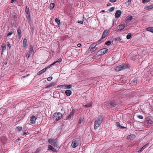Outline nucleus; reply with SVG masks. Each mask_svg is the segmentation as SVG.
<instances>
[{"label": "nucleus", "instance_id": "1", "mask_svg": "<svg viewBox=\"0 0 153 153\" xmlns=\"http://www.w3.org/2000/svg\"><path fill=\"white\" fill-rule=\"evenodd\" d=\"M100 48V47L99 45L98 44H97L95 46H93L92 45L88 48V53H92Z\"/></svg>", "mask_w": 153, "mask_h": 153}, {"label": "nucleus", "instance_id": "2", "mask_svg": "<svg viewBox=\"0 0 153 153\" xmlns=\"http://www.w3.org/2000/svg\"><path fill=\"white\" fill-rule=\"evenodd\" d=\"M128 67V65L126 64H123L116 67L114 69L116 71H119Z\"/></svg>", "mask_w": 153, "mask_h": 153}, {"label": "nucleus", "instance_id": "3", "mask_svg": "<svg viewBox=\"0 0 153 153\" xmlns=\"http://www.w3.org/2000/svg\"><path fill=\"white\" fill-rule=\"evenodd\" d=\"M62 115L59 112L54 114L53 116V119L54 120L58 121L62 118Z\"/></svg>", "mask_w": 153, "mask_h": 153}, {"label": "nucleus", "instance_id": "4", "mask_svg": "<svg viewBox=\"0 0 153 153\" xmlns=\"http://www.w3.org/2000/svg\"><path fill=\"white\" fill-rule=\"evenodd\" d=\"M80 140L79 139H75L73 140L71 146L73 148H75L78 146L79 144Z\"/></svg>", "mask_w": 153, "mask_h": 153}, {"label": "nucleus", "instance_id": "5", "mask_svg": "<svg viewBox=\"0 0 153 153\" xmlns=\"http://www.w3.org/2000/svg\"><path fill=\"white\" fill-rule=\"evenodd\" d=\"M127 26L126 24H122L116 27V30L117 31L120 32Z\"/></svg>", "mask_w": 153, "mask_h": 153}, {"label": "nucleus", "instance_id": "6", "mask_svg": "<svg viewBox=\"0 0 153 153\" xmlns=\"http://www.w3.org/2000/svg\"><path fill=\"white\" fill-rule=\"evenodd\" d=\"M108 50L107 48H103L100 50L97 53L99 55L102 56L108 52Z\"/></svg>", "mask_w": 153, "mask_h": 153}, {"label": "nucleus", "instance_id": "7", "mask_svg": "<svg viewBox=\"0 0 153 153\" xmlns=\"http://www.w3.org/2000/svg\"><path fill=\"white\" fill-rule=\"evenodd\" d=\"M101 123L99 119L96 120L94 123V128L97 129L99 127Z\"/></svg>", "mask_w": 153, "mask_h": 153}, {"label": "nucleus", "instance_id": "8", "mask_svg": "<svg viewBox=\"0 0 153 153\" xmlns=\"http://www.w3.org/2000/svg\"><path fill=\"white\" fill-rule=\"evenodd\" d=\"M75 113L74 109H72V111L70 113L68 116L66 118V120H69L73 119Z\"/></svg>", "mask_w": 153, "mask_h": 153}, {"label": "nucleus", "instance_id": "9", "mask_svg": "<svg viewBox=\"0 0 153 153\" xmlns=\"http://www.w3.org/2000/svg\"><path fill=\"white\" fill-rule=\"evenodd\" d=\"M61 87L60 89H70L72 87V85H63L59 86Z\"/></svg>", "mask_w": 153, "mask_h": 153}, {"label": "nucleus", "instance_id": "10", "mask_svg": "<svg viewBox=\"0 0 153 153\" xmlns=\"http://www.w3.org/2000/svg\"><path fill=\"white\" fill-rule=\"evenodd\" d=\"M36 119V117L34 116L31 117L30 120V123L32 124L34 123Z\"/></svg>", "mask_w": 153, "mask_h": 153}, {"label": "nucleus", "instance_id": "11", "mask_svg": "<svg viewBox=\"0 0 153 153\" xmlns=\"http://www.w3.org/2000/svg\"><path fill=\"white\" fill-rule=\"evenodd\" d=\"M50 68V67H47L46 68H45L43 69L42 70L39 71L37 73V74L38 75H40L42 74V73L45 72L46 71V70L48 68Z\"/></svg>", "mask_w": 153, "mask_h": 153}, {"label": "nucleus", "instance_id": "12", "mask_svg": "<svg viewBox=\"0 0 153 153\" xmlns=\"http://www.w3.org/2000/svg\"><path fill=\"white\" fill-rule=\"evenodd\" d=\"M121 13L122 12L121 10H117L115 13V17L117 18H118L120 16Z\"/></svg>", "mask_w": 153, "mask_h": 153}, {"label": "nucleus", "instance_id": "13", "mask_svg": "<svg viewBox=\"0 0 153 153\" xmlns=\"http://www.w3.org/2000/svg\"><path fill=\"white\" fill-rule=\"evenodd\" d=\"M132 16H128L126 18V23L129 22L131 20Z\"/></svg>", "mask_w": 153, "mask_h": 153}, {"label": "nucleus", "instance_id": "14", "mask_svg": "<svg viewBox=\"0 0 153 153\" xmlns=\"http://www.w3.org/2000/svg\"><path fill=\"white\" fill-rule=\"evenodd\" d=\"M23 45L25 48L27 47L28 44L27 42V39L25 38L23 40Z\"/></svg>", "mask_w": 153, "mask_h": 153}, {"label": "nucleus", "instance_id": "15", "mask_svg": "<svg viewBox=\"0 0 153 153\" xmlns=\"http://www.w3.org/2000/svg\"><path fill=\"white\" fill-rule=\"evenodd\" d=\"M55 85V82H53L51 83L48 85L46 87V88H49L52 87L53 86H54Z\"/></svg>", "mask_w": 153, "mask_h": 153}, {"label": "nucleus", "instance_id": "16", "mask_svg": "<svg viewBox=\"0 0 153 153\" xmlns=\"http://www.w3.org/2000/svg\"><path fill=\"white\" fill-rule=\"evenodd\" d=\"M65 93L67 96H69L71 94L72 91L70 90H67L65 91Z\"/></svg>", "mask_w": 153, "mask_h": 153}, {"label": "nucleus", "instance_id": "17", "mask_svg": "<svg viewBox=\"0 0 153 153\" xmlns=\"http://www.w3.org/2000/svg\"><path fill=\"white\" fill-rule=\"evenodd\" d=\"M135 137V135L133 134H131L128 136V138L130 139V140H133Z\"/></svg>", "mask_w": 153, "mask_h": 153}, {"label": "nucleus", "instance_id": "18", "mask_svg": "<svg viewBox=\"0 0 153 153\" xmlns=\"http://www.w3.org/2000/svg\"><path fill=\"white\" fill-rule=\"evenodd\" d=\"M48 142L49 143L51 144L52 145H53L54 144V146H57V145L56 144V146H55V143H54V141L53 140L49 139L48 140Z\"/></svg>", "mask_w": 153, "mask_h": 153}, {"label": "nucleus", "instance_id": "19", "mask_svg": "<svg viewBox=\"0 0 153 153\" xmlns=\"http://www.w3.org/2000/svg\"><path fill=\"white\" fill-rule=\"evenodd\" d=\"M146 31H150L153 33V27H149L146 28Z\"/></svg>", "mask_w": 153, "mask_h": 153}, {"label": "nucleus", "instance_id": "20", "mask_svg": "<svg viewBox=\"0 0 153 153\" xmlns=\"http://www.w3.org/2000/svg\"><path fill=\"white\" fill-rule=\"evenodd\" d=\"M149 145V144H147L145 145L144 146H143L142 147L140 150L138 151L139 152H141L144 149L146 148Z\"/></svg>", "mask_w": 153, "mask_h": 153}, {"label": "nucleus", "instance_id": "21", "mask_svg": "<svg viewBox=\"0 0 153 153\" xmlns=\"http://www.w3.org/2000/svg\"><path fill=\"white\" fill-rule=\"evenodd\" d=\"M109 104L112 106L114 107L116 106L117 105V104L116 102H114L112 101H111L110 102Z\"/></svg>", "mask_w": 153, "mask_h": 153}, {"label": "nucleus", "instance_id": "22", "mask_svg": "<svg viewBox=\"0 0 153 153\" xmlns=\"http://www.w3.org/2000/svg\"><path fill=\"white\" fill-rule=\"evenodd\" d=\"M17 34L18 36H19L20 38H21V29L20 27H19L18 29H17Z\"/></svg>", "mask_w": 153, "mask_h": 153}, {"label": "nucleus", "instance_id": "23", "mask_svg": "<svg viewBox=\"0 0 153 153\" xmlns=\"http://www.w3.org/2000/svg\"><path fill=\"white\" fill-rule=\"evenodd\" d=\"M117 126L120 128L124 129L126 128V127H124L123 126H121L119 122L117 123Z\"/></svg>", "mask_w": 153, "mask_h": 153}, {"label": "nucleus", "instance_id": "24", "mask_svg": "<svg viewBox=\"0 0 153 153\" xmlns=\"http://www.w3.org/2000/svg\"><path fill=\"white\" fill-rule=\"evenodd\" d=\"M16 130L17 131H22V127L21 126H17L16 128Z\"/></svg>", "mask_w": 153, "mask_h": 153}, {"label": "nucleus", "instance_id": "25", "mask_svg": "<svg viewBox=\"0 0 153 153\" xmlns=\"http://www.w3.org/2000/svg\"><path fill=\"white\" fill-rule=\"evenodd\" d=\"M62 59L61 58H59L58 60L57 61H56L55 62H53V64H51L50 66H51V65H54L55 64V63H56V62H59H59H61L62 61Z\"/></svg>", "mask_w": 153, "mask_h": 153}, {"label": "nucleus", "instance_id": "26", "mask_svg": "<svg viewBox=\"0 0 153 153\" xmlns=\"http://www.w3.org/2000/svg\"><path fill=\"white\" fill-rule=\"evenodd\" d=\"M131 0H128V1L126 2L125 4L127 7L130 5L131 3Z\"/></svg>", "mask_w": 153, "mask_h": 153}, {"label": "nucleus", "instance_id": "27", "mask_svg": "<svg viewBox=\"0 0 153 153\" xmlns=\"http://www.w3.org/2000/svg\"><path fill=\"white\" fill-rule=\"evenodd\" d=\"M2 50L3 51H4L6 50V45L5 44H3L1 45Z\"/></svg>", "mask_w": 153, "mask_h": 153}, {"label": "nucleus", "instance_id": "28", "mask_svg": "<svg viewBox=\"0 0 153 153\" xmlns=\"http://www.w3.org/2000/svg\"><path fill=\"white\" fill-rule=\"evenodd\" d=\"M92 106V103L91 102H90L87 104H86L84 105V107L86 108L88 107H90Z\"/></svg>", "mask_w": 153, "mask_h": 153}, {"label": "nucleus", "instance_id": "29", "mask_svg": "<svg viewBox=\"0 0 153 153\" xmlns=\"http://www.w3.org/2000/svg\"><path fill=\"white\" fill-rule=\"evenodd\" d=\"M30 51H29V53H32L33 51V46L32 45H30Z\"/></svg>", "mask_w": 153, "mask_h": 153}, {"label": "nucleus", "instance_id": "30", "mask_svg": "<svg viewBox=\"0 0 153 153\" xmlns=\"http://www.w3.org/2000/svg\"><path fill=\"white\" fill-rule=\"evenodd\" d=\"M54 6H55V4L54 3H51L50 4V9L52 10L53 9Z\"/></svg>", "mask_w": 153, "mask_h": 153}, {"label": "nucleus", "instance_id": "31", "mask_svg": "<svg viewBox=\"0 0 153 153\" xmlns=\"http://www.w3.org/2000/svg\"><path fill=\"white\" fill-rule=\"evenodd\" d=\"M132 35L131 34L128 33L126 36V38L128 39H130L132 36Z\"/></svg>", "mask_w": 153, "mask_h": 153}, {"label": "nucleus", "instance_id": "32", "mask_svg": "<svg viewBox=\"0 0 153 153\" xmlns=\"http://www.w3.org/2000/svg\"><path fill=\"white\" fill-rule=\"evenodd\" d=\"M153 8V5H151L149 6H148L146 7V9L147 10H148L149 9H151Z\"/></svg>", "mask_w": 153, "mask_h": 153}, {"label": "nucleus", "instance_id": "33", "mask_svg": "<svg viewBox=\"0 0 153 153\" xmlns=\"http://www.w3.org/2000/svg\"><path fill=\"white\" fill-rule=\"evenodd\" d=\"M55 21L57 23L58 25H59L60 24V20L59 18H56L55 19Z\"/></svg>", "mask_w": 153, "mask_h": 153}, {"label": "nucleus", "instance_id": "34", "mask_svg": "<svg viewBox=\"0 0 153 153\" xmlns=\"http://www.w3.org/2000/svg\"><path fill=\"white\" fill-rule=\"evenodd\" d=\"M109 31L108 30H106L104 31L103 33L105 35H107L108 34V33H109Z\"/></svg>", "mask_w": 153, "mask_h": 153}, {"label": "nucleus", "instance_id": "35", "mask_svg": "<svg viewBox=\"0 0 153 153\" xmlns=\"http://www.w3.org/2000/svg\"><path fill=\"white\" fill-rule=\"evenodd\" d=\"M147 123L148 124H151L153 123V121L151 120H149L147 121Z\"/></svg>", "mask_w": 153, "mask_h": 153}, {"label": "nucleus", "instance_id": "36", "mask_svg": "<svg viewBox=\"0 0 153 153\" xmlns=\"http://www.w3.org/2000/svg\"><path fill=\"white\" fill-rule=\"evenodd\" d=\"M114 40L117 42H120L121 41V39L120 37H118L117 38H115Z\"/></svg>", "mask_w": 153, "mask_h": 153}, {"label": "nucleus", "instance_id": "37", "mask_svg": "<svg viewBox=\"0 0 153 153\" xmlns=\"http://www.w3.org/2000/svg\"><path fill=\"white\" fill-rule=\"evenodd\" d=\"M48 148L49 149L52 150V151H53L54 149V148L51 145H48Z\"/></svg>", "mask_w": 153, "mask_h": 153}, {"label": "nucleus", "instance_id": "38", "mask_svg": "<svg viewBox=\"0 0 153 153\" xmlns=\"http://www.w3.org/2000/svg\"><path fill=\"white\" fill-rule=\"evenodd\" d=\"M111 42L110 41H108L106 42L105 43V45H110L111 44Z\"/></svg>", "mask_w": 153, "mask_h": 153}, {"label": "nucleus", "instance_id": "39", "mask_svg": "<svg viewBox=\"0 0 153 153\" xmlns=\"http://www.w3.org/2000/svg\"><path fill=\"white\" fill-rule=\"evenodd\" d=\"M149 1L150 0H143L142 2L143 3H145L149 2Z\"/></svg>", "mask_w": 153, "mask_h": 153}, {"label": "nucleus", "instance_id": "40", "mask_svg": "<svg viewBox=\"0 0 153 153\" xmlns=\"http://www.w3.org/2000/svg\"><path fill=\"white\" fill-rule=\"evenodd\" d=\"M52 79H53V77L52 76L49 77L48 78L47 80L48 81H50Z\"/></svg>", "mask_w": 153, "mask_h": 153}, {"label": "nucleus", "instance_id": "41", "mask_svg": "<svg viewBox=\"0 0 153 153\" xmlns=\"http://www.w3.org/2000/svg\"><path fill=\"white\" fill-rule=\"evenodd\" d=\"M114 7H111L110 8L109 10L111 12H113V11H114Z\"/></svg>", "mask_w": 153, "mask_h": 153}, {"label": "nucleus", "instance_id": "42", "mask_svg": "<svg viewBox=\"0 0 153 153\" xmlns=\"http://www.w3.org/2000/svg\"><path fill=\"white\" fill-rule=\"evenodd\" d=\"M13 32L12 31H10V32L8 33V34H7V36H8L11 35L12 34H13Z\"/></svg>", "mask_w": 153, "mask_h": 153}, {"label": "nucleus", "instance_id": "43", "mask_svg": "<svg viewBox=\"0 0 153 153\" xmlns=\"http://www.w3.org/2000/svg\"><path fill=\"white\" fill-rule=\"evenodd\" d=\"M7 45L8 47H9L10 48L11 47V46L10 45V43L8 42H7Z\"/></svg>", "mask_w": 153, "mask_h": 153}, {"label": "nucleus", "instance_id": "44", "mask_svg": "<svg viewBox=\"0 0 153 153\" xmlns=\"http://www.w3.org/2000/svg\"><path fill=\"white\" fill-rule=\"evenodd\" d=\"M30 53H28L26 55V58L27 59H28L30 57Z\"/></svg>", "mask_w": 153, "mask_h": 153}, {"label": "nucleus", "instance_id": "45", "mask_svg": "<svg viewBox=\"0 0 153 153\" xmlns=\"http://www.w3.org/2000/svg\"><path fill=\"white\" fill-rule=\"evenodd\" d=\"M82 121V118H80L79 120L78 123H80Z\"/></svg>", "mask_w": 153, "mask_h": 153}, {"label": "nucleus", "instance_id": "46", "mask_svg": "<svg viewBox=\"0 0 153 153\" xmlns=\"http://www.w3.org/2000/svg\"><path fill=\"white\" fill-rule=\"evenodd\" d=\"M138 117L140 119H142L143 118V117L142 115L138 116Z\"/></svg>", "mask_w": 153, "mask_h": 153}, {"label": "nucleus", "instance_id": "47", "mask_svg": "<svg viewBox=\"0 0 153 153\" xmlns=\"http://www.w3.org/2000/svg\"><path fill=\"white\" fill-rule=\"evenodd\" d=\"M106 36L105 35L104 33H103V34H102V39L106 37Z\"/></svg>", "mask_w": 153, "mask_h": 153}, {"label": "nucleus", "instance_id": "48", "mask_svg": "<svg viewBox=\"0 0 153 153\" xmlns=\"http://www.w3.org/2000/svg\"><path fill=\"white\" fill-rule=\"evenodd\" d=\"M78 22L79 23L82 24L83 23V21H82L81 20H78Z\"/></svg>", "mask_w": 153, "mask_h": 153}, {"label": "nucleus", "instance_id": "49", "mask_svg": "<svg viewBox=\"0 0 153 153\" xmlns=\"http://www.w3.org/2000/svg\"><path fill=\"white\" fill-rule=\"evenodd\" d=\"M137 82V79H135L133 80V82L135 83H136Z\"/></svg>", "mask_w": 153, "mask_h": 153}, {"label": "nucleus", "instance_id": "50", "mask_svg": "<svg viewBox=\"0 0 153 153\" xmlns=\"http://www.w3.org/2000/svg\"><path fill=\"white\" fill-rule=\"evenodd\" d=\"M109 1L111 2H114L116 1V0H109Z\"/></svg>", "mask_w": 153, "mask_h": 153}, {"label": "nucleus", "instance_id": "51", "mask_svg": "<svg viewBox=\"0 0 153 153\" xmlns=\"http://www.w3.org/2000/svg\"><path fill=\"white\" fill-rule=\"evenodd\" d=\"M81 44L80 43H79V44H77V46L78 47H81Z\"/></svg>", "mask_w": 153, "mask_h": 153}, {"label": "nucleus", "instance_id": "52", "mask_svg": "<svg viewBox=\"0 0 153 153\" xmlns=\"http://www.w3.org/2000/svg\"><path fill=\"white\" fill-rule=\"evenodd\" d=\"M29 133L28 132H24V133L23 134V135H27Z\"/></svg>", "mask_w": 153, "mask_h": 153}, {"label": "nucleus", "instance_id": "53", "mask_svg": "<svg viewBox=\"0 0 153 153\" xmlns=\"http://www.w3.org/2000/svg\"><path fill=\"white\" fill-rule=\"evenodd\" d=\"M16 1V0H12L11 1V3H13V2H15Z\"/></svg>", "mask_w": 153, "mask_h": 153}, {"label": "nucleus", "instance_id": "54", "mask_svg": "<svg viewBox=\"0 0 153 153\" xmlns=\"http://www.w3.org/2000/svg\"><path fill=\"white\" fill-rule=\"evenodd\" d=\"M86 19L84 17H83L82 20V21H83V22L85 21H86Z\"/></svg>", "mask_w": 153, "mask_h": 153}, {"label": "nucleus", "instance_id": "55", "mask_svg": "<svg viewBox=\"0 0 153 153\" xmlns=\"http://www.w3.org/2000/svg\"><path fill=\"white\" fill-rule=\"evenodd\" d=\"M111 5V4L110 3H108L107 4V6H109Z\"/></svg>", "mask_w": 153, "mask_h": 153}, {"label": "nucleus", "instance_id": "56", "mask_svg": "<svg viewBox=\"0 0 153 153\" xmlns=\"http://www.w3.org/2000/svg\"><path fill=\"white\" fill-rule=\"evenodd\" d=\"M101 12H102L105 13V12L106 11H105V10H102L101 11Z\"/></svg>", "mask_w": 153, "mask_h": 153}, {"label": "nucleus", "instance_id": "57", "mask_svg": "<svg viewBox=\"0 0 153 153\" xmlns=\"http://www.w3.org/2000/svg\"><path fill=\"white\" fill-rule=\"evenodd\" d=\"M7 64V62H4V65H6Z\"/></svg>", "mask_w": 153, "mask_h": 153}, {"label": "nucleus", "instance_id": "58", "mask_svg": "<svg viewBox=\"0 0 153 153\" xmlns=\"http://www.w3.org/2000/svg\"><path fill=\"white\" fill-rule=\"evenodd\" d=\"M26 11L27 12V10L26 9Z\"/></svg>", "mask_w": 153, "mask_h": 153}]
</instances>
